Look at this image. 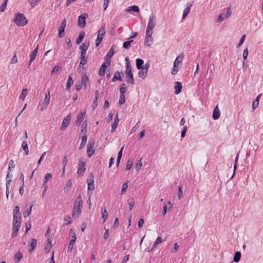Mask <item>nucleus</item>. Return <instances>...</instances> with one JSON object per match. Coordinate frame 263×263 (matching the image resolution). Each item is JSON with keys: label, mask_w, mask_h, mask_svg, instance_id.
Here are the masks:
<instances>
[{"label": "nucleus", "mask_w": 263, "mask_h": 263, "mask_svg": "<svg viewBox=\"0 0 263 263\" xmlns=\"http://www.w3.org/2000/svg\"><path fill=\"white\" fill-rule=\"evenodd\" d=\"M83 206V201L81 195H80L74 203L72 218H76L81 213L82 208Z\"/></svg>", "instance_id": "nucleus-1"}, {"label": "nucleus", "mask_w": 263, "mask_h": 263, "mask_svg": "<svg viewBox=\"0 0 263 263\" xmlns=\"http://www.w3.org/2000/svg\"><path fill=\"white\" fill-rule=\"evenodd\" d=\"M14 22L18 26H24L27 23V21L25 16L20 13L16 15Z\"/></svg>", "instance_id": "nucleus-2"}, {"label": "nucleus", "mask_w": 263, "mask_h": 263, "mask_svg": "<svg viewBox=\"0 0 263 263\" xmlns=\"http://www.w3.org/2000/svg\"><path fill=\"white\" fill-rule=\"evenodd\" d=\"M126 69L125 73L126 74V77L127 78L126 81L127 83H130V84L133 85L134 83V80L133 78V74L132 72V67L130 64L126 63Z\"/></svg>", "instance_id": "nucleus-3"}, {"label": "nucleus", "mask_w": 263, "mask_h": 263, "mask_svg": "<svg viewBox=\"0 0 263 263\" xmlns=\"http://www.w3.org/2000/svg\"><path fill=\"white\" fill-rule=\"evenodd\" d=\"M95 141L94 140L89 141L87 145V154L89 158L91 157L94 154L95 150L94 146Z\"/></svg>", "instance_id": "nucleus-4"}, {"label": "nucleus", "mask_w": 263, "mask_h": 263, "mask_svg": "<svg viewBox=\"0 0 263 263\" xmlns=\"http://www.w3.org/2000/svg\"><path fill=\"white\" fill-rule=\"evenodd\" d=\"M88 17L87 13H83L78 17V25L81 28H83L86 25V19Z\"/></svg>", "instance_id": "nucleus-5"}, {"label": "nucleus", "mask_w": 263, "mask_h": 263, "mask_svg": "<svg viewBox=\"0 0 263 263\" xmlns=\"http://www.w3.org/2000/svg\"><path fill=\"white\" fill-rule=\"evenodd\" d=\"M67 25V22L65 19H64L61 23L58 29V37H63L65 35V28Z\"/></svg>", "instance_id": "nucleus-6"}, {"label": "nucleus", "mask_w": 263, "mask_h": 263, "mask_svg": "<svg viewBox=\"0 0 263 263\" xmlns=\"http://www.w3.org/2000/svg\"><path fill=\"white\" fill-rule=\"evenodd\" d=\"M21 227V216H13V230H19Z\"/></svg>", "instance_id": "nucleus-7"}, {"label": "nucleus", "mask_w": 263, "mask_h": 263, "mask_svg": "<svg viewBox=\"0 0 263 263\" xmlns=\"http://www.w3.org/2000/svg\"><path fill=\"white\" fill-rule=\"evenodd\" d=\"M85 171V161L83 158L79 159V168L78 170L77 173L80 175H83V173Z\"/></svg>", "instance_id": "nucleus-8"}, {"label": "nucleus", "mask_w": 263, "mask_h": 263, "mask_svg": "<svg viewBox=\"0 0 263 263\" xmlns=\"http://www.w3.org/2000/svg\"><path fill=\"white\" fill-rule=\"evenodd\" d=\"M149 67V64L146 63L144 65V66L140 69L141 70L139 72V76L140 78L144 79L146 77Z\"/></svg>", "instance_id": "nucleus-9"}, {"label": "nucleus", "mask_w": 263, "mask_h": 263, "mask_svg": "<svg viewBox=\"0 0 263 263\" xmlns=\"http://www.w3.org/2000/svg\"><path fill=\"white\" fill-rule=\"evenodd\" d=\"M156 20V16L153 14H152L149 17L147 28L153 30L155 27Z\"/></svg>", "instance_id": "nucleus-10"}, {"label": "nucleus", "mask_w": 263, "mask_h": 263, "mask_svg": "<svg viewBox=\"0 0 263 263\" xmlns=\"http://www.w3.org/2000/svg\"><path fill=\"white\" fill-rule=\"evenodd\" d=\"M50 91H48L47 93H46V96L43 100L42 106L41 108V110L42 111L45 108H46L49 103L50 99Z\"/></svg>", "instance_id": "nucleus-11"}, {"label": "nucleus", "mask_w": 263, "mask_h": 263, "mask_svg": "<svg viewBox=\"0 0 263 263\" xmlns=\"http://www.w3.org/2000/svg\"><path fill=\"white\" fill-rule=\"evenodd\" d=\"M70 235L71 237V240L70 241L68 247V252H71L73 249V245L75 243L77 237L76 235L74 232H71L70 233Z\"/></svg>", "instance_id": "nucleus-12"}, {"label": "nucleus", "mask_w": 263, "mask_h": 263, "mask_svg": "<svg viewBox=\"0 0 263 263\" xmlns=\"http://www.w3.org/2000/svg\"><path fill=\"white\" fill-rule=\"evenodd\" d=\"M71 120V115H67L63 120L61 125V129L64 130L69 125Z\"/></svg>", "instance_id": "nucleus-13"}, {"label": "nucleus", "mask_w": 263, "mask_h": 263, "mask_svg": "<svg viewBox=\"0 0 263 263\" xmlns=\"http://www.w3.org/2000/svg\"><path fill=\"white\" fill-rule=\"evenodd\" d=\"M184 55L182 53L180 54L175 59L174 62V68H178L179 67L180 64L182 62L183 59Z\"/></svg>", "instance_id": "nucleus-14"}, {"label": "nucleus", "mask_w": 263, "mask_h": 263, "mask_svg": "<svg viewBox=\"0 0 263 263\" xmlns=\"http://www.w3.org/2000/svg\"><path fill=\"white\" fill-rule=\"evenodd\" d=\"M93 175L92 174H91V178L88 179L87 180V184H88V190H90L91 191L94 190L95 189V184H94V180H93Z\"/></svg>", "instance_id": "nucleus-15"}, {"label": "nucleus", "mask_w": 263, "mask_h": 263, "mask_svg": "<svg viewBox=\"0 0 263 263\" xmlns=\"http://www.w3.org/2000/svg\"><path fill=\"white\" fill-rule=\"evenodd\" d=\"M85 112L81 111L77 116V119L76 122L77 125L81 124L85 118Z\"/></svg>", "instance_id": "nucleus-16"}, {"label": "nucleus", "mask_w": 263, "mask_h": 263, "mask_svg": "<svg viewBox=\"0 0 263 263\" xmlns=\"http://www.w3.org/2000/svg\"><path fill=\"white\" fill-rule=\"evenodd\" d=\"M192 4L188 3L187 4V7L184 10L182 18L184 19L186 16L189 14L190 12Z\"/></svg>", "instance_id": "nucleus-17"}, {"label": "nucleus", "mask_w": 263, "mask_h": 263, "mask_svg": "<svg viewBox=\"0 0 263 263\" xmlns=\"http://www.w3.org/2000/svg\"><path fill=\"white\" fill-rule=\"evenodd\" d=\"M182 85L181 82H176L175 83V87L174 88L175 89V93L176 95L179 94L182 89Z\"/></svg>", "instance_id": "nucleus-18"}, {"label": "nucleus", "mask_w": 263, "mask_h": 263, "mask_svg": "<svg viewBox=\"0 0 263 263\" xmlns=\"http://www.w3.org/2000/svg\"><path fill=\"white\" fill-rule=\"evenodd\" d=\"M220 116V112L219 110L218 105H217L213 111V118L215 120L218 119Z\"/></svg>", "instance_id": "nucleus-19"}, {"label": "nucleus", "mask_w": 263, "mask_h": 263, "mask_svg": "<svg viewBox=\"0 0 263 263\" xmlns=\"http://www.w3.org/2000/svg\"><path fill=\"white\" fill-rule=\"evenodd\" d=\"M39 49V46H37V47L35 48V49L32 51L31 54L30 55V60L29 62L28 65H30L32 62H33L34 60L35 57H36L37 51Z\"/></svg>", "instance_id": "nucleus-20"}, {"label": "nucleus", "mask_w": 263, "mask_h": 263, "mask_svg": "<svg viewBox=\"0 0 263 263\" xmlns=\"http://www.w3.org/2000/svg\"><path fill=\"white\" fill-rule=\"evenodd\" d=\"M89 79L88 78V77L86 74H84L82 77L81 79V84L83 86L86 88L87 84L89 83Z\"/></svg>", "instance_id": "nucleus-21"}, {"label": "nucleus", "mask_w": 263, "mask_h": 263, "mask_svg": "<svg viewBox=\"0 0 263 263\" xmlns=\"http://www.w3.org/2000/svg\"><path fill=\"white\" fill-rule=\"evenodd\" d=\"M166 239V237H164V238H162L161 237H157V238L156 239L155 243H154L153 246V248H152V249L157 247V246L160 244L161 243H162L163 241H165Z\"/></svg>", "instance_id": "nucleus-22"}, {"label": "nucleus", "mask_w": 263, "mask_h": 263, "mask_svg": "<svg viewBox=\"0 0 263 263\" xmlns=\"http://www.w3.org/2000/svg\"><path fill=\"white\" fill-rule=\"evenodd\" d=\"M107 66V65H106L105 63H104L101 66V67H100V69H99V75L100 76H104Z\"/></svg>", "instance_id": "nucleus-23"}, {"label": "nucleus", "mask_w": 263, "mask_h": 263, "mask_svg": "<svg viewBox=\"0 0 263 263\" xmlns=\"http://www.w3.org/2000/svg\"><path fill=\"white\" fill-rule=\"evenodd\" d=\"M71 186H72L71 180H68L67 182L66 183L64 188V192L65 193L68 192L69 191V190L71 189Z\"/></svg>", "instance_id": "nucleus-24"}, {"label": "nucleus", "mask_w": 263, "mask_h": 263, "mask_svg": "<svg viewBox=\"0 0 263 263\" xmlns=\"http://www.w3.org/2000/svg\"><path fill=\"white\" fill-rule=\"evenodd\" d=\"M119 121V119L118 118V117L117 115L115 119L114 122L111 125V132H112V133L114 132L115 131V130L117 128Z\"/></svg>", "instance_id": "nucleus-25"}, {"label": "nucleus", "mask_w": 263, "mask_h": 263, "mask_svg": "<svg viewBox=\"0 0 263 263\" xmlns=\"http://www.w3.org/2000/svg\"><path fill=\"white\" fill-rule=\"evenodd\" d=\"M87 137L86 135H84L82 136V141H81V144H80V145L79 147L80 149H82V148H83L85 144H86V143L87 142Z\"/></svg>", "instance_id": "nucleus-26"}, {"label": "nucleus", "mask_w": 263, "mask_h": 263, "mask_svg": "<svg viewBox=\"0 0 263 263\" xmlns=\"http://www.w3.org/2000/svg\"><path fill=\"white\" fill-rule=\"evenodd\" d=\"M85 36V33L83 31H81L78 38L77 39L76 44L79 45L82 41Z\"/></svg>", "instance_id": "nucleus-27"}, {"label": "nucleus", "mask_w": 263, "mask_h": 263, "mask_svg": "<svg viewBox=\"0 0 263 263\" xmlns=\"http://www.w3.org/2000/svg\"><path fill=\"white\" fill-rule=\"evenodd\" d=\"M117 80H119L120 81L122 80V78L121 77V73L119 71L116 72V73H115V75L112 78V81L115 82V81H117Z\"/></svg>", "instance_id": "nucleus-28"}, {"label": "nucleus", "mask_w": 263, "mask_h": 263, "mask_svg": "<svg viewBox=\"0 0 263 263\" xmlns=\"http://www.w3.org/2000/svg\"><path fill=\"white\" fill-rule=\"evenodd\" d=\"M41 0H27L32 8L37 6Z\"/></svg>", "instance_id": "nucleus-29"}, {"label": "nucleus", "mask_w": 263, "mask_h": 263, "mask_svg": "<svg viewBox=\"0 0 263 263\" xmlns=\"http://www.w3.org/2000/svg\"><path fill=\"white\" fill-rule=\"evenodd\" d=\"M22 147L23 149L25 151V154L28 155L29 154V149L28 147V144L26 142L24 141L22 144Z\"/></svg>", "instance_id": "nucleus-30"}, {"label": "nucleus", "mask_w": 263, "mask_h": 263, "mask_svg": "<svg viewBox=\"0 0 263 263\" xmlns=\"http://www.w3.org/2000/svg\"><path fill=\"white\" fill-rule=\"evenodd\" d=\"M123 149H124V146L121 147V148L120 149V151L119 152L117 160V166H118L119 165L120 160L122 156V152H123Z\"/></svg>", "instance_id": "nucleus-31"}, {"label": "nucleus", "mask_w": 263, "mask_h": 263, "mask_svg": "<svg viewBox=\"0 0 263 263\" xmlns=\"http://www.w3.org/2000/svg\"><path fill=\"white\" fill-rule=\"evenodd\" d=\"M36 245V239H33V238L31 239V240L30 242V249H29V251L30 252H31L32 251H33L34 249V248H35Z\"/></svg>", "instance_id": "nucleus-32"}, {"label": "nucleus", "mask_w": 263, "mask_h": 263, "mask_svg": "<svg viewBox=\"0 0 263 263\" xmlns=\"http://www.w3.org/2000/svg\"><path fill=\"white\" fill-rule=\"evenodd\" d=\"M126 11H134V12H139V7L137 6H130L127 8V9L126 10Z\"/></svg>", "instance_id": "nucleus-33"}, {"label": "nucleus", "mask_w": 263, "mask_h": 263, "mask_svg": "<svg viewBox=\"0 0 263 263\" xmlns=\"http://www.w3.org/2000/svg\"><path fill=\"white\" fill-rule=\"evenodd\" d=\"M143 63H144V62H143V61L142 59H137L136 60V66H137V68L138 69H140L141 68H142V66L143 65Z\"/></svg>", "instance_id": "nucleus-34"}, {"label": "nucleus", "mask_w": 263, "mask_h": 263, "mask_svg": "<svg viewBox=\"0 0 263 263\" xmlns=\"http://www.w3.org/2000/svg\"><path fill=\"white\" fill-rule=\"evenodd\" d=\"M23 255L20 252H18L14 257V260L15 262H18L22 258Z\"/></svg>", "instance_id": "nucleus-35"}, {"label": "nucleus", "mask_w": 263, "mask_h": 263, "mask_svg": "<svg viewBox=\"0 0 263 263\" xmlns=\"http://www.w3.org/2000/svg\"><path fill=\"white\" fill-rule=\"evenodd\" d=\"M73 81L71 76H69L66 84V89H69L71 85H72Z\"/></svg>", "instance_id": "nucleus-36"}, {"label": "nucleus", "mask_w": 263, "mask_h": 263, "mask_svg": "<svg viewBox=\"0 0 263 263\" xmlns=\"http://www.w3.org/2000/svg\"><path fill=\"white\" fill-rule=\"evenodd\" d=\"M105 29V26H102L100 29L98 31V34L100 35V36H102L104 37L106 32Z\"/></svg>", "instance_id": "nucleus-37"}, {"label": "nucleus", "mask_w": 263, "mask_h": 263, "mask_svg": "<svg viewBox=\"0 0 263 263\" xmlns=\"http://www.w3.org/2000/svg\"><path fill=\"white\" fill-rule=\"evenodd\" d=\"M62 163L63 164V172H62V174L63 175H64L65 174V167H66V165L68 163V159L67 158L66 156H65L64 158H63V161H62Z\"/></svg>", "instance_id": "nucleus-38"}, {"label": "nucleus", "mask_w": 263, "mask_h": 263, "mask_svg": "<svg viewBox=\"0 0 263 263\" xmlns=\"http://www.w3.org/2000/svg\"><path fill=\"white\" fill-rule=\"evenodd\" d=\"M128 203L129 206V210L132 211L135 205V200L133 198H129L128 200Z\"/></svg>", "instance_id": "nucleus-39"}, {"label": "nucleus", "mask_w": 263, "mask_h": 263, "mask_svg": "<svg viewBox=\"0 0 263 263\" xmlns=\"http://www.w3.org/2000/svg\"><path fill=\"white\" fill-rule=\"evenodd\" d=\"M240 257H241V253L239 252H237L235 253V254L234 255V256L233 258V260L235 262H237L239 261V260L240 259Z\"/></svg>", "instance_id": "nucleus-40"}, {"label": "nucleus", "mask_w": 263, "mask_h": 263, "mask_svg": "<svg viewBox=\"0 0 263 263\" xmlns=\"http://www.w3.org/2000/svg\"><path fill=\"white\" fill-rule=\"evenodd\" d=\"M153 42V39L152 37L151 38H146L145 37V40L144 42V44L147 46H151L152 43Z\"/></svg>", "instance_id": "nucleus-41"}, {"label": "nucleus", "mask_w": 263, "mask_h": 263, "mask_svg": "<svg viewBox=\"0 0 263 263\" xmlns=\"http://www.w3.org/2000/svg\"><path fill=\"white\" fill-rule=\"evenodd\" d=\"M27 93V89H23L22 91L20 96V99L24 100L26 97Z\"/></svg>", "instance_id": "nucleus-42"}, {"label": "nucleus", "mask_w": 263, "mask_h": 263, "mask_svg": "<svg viewBox=\"0 0 263 263\" xmlns=\"http://www.w3.org/2000/svg\"><path fill=\"white\" fill-rule=\"evenodd\" d=\"M103 39V36H100V35L98 34L97 38L96 40V47H98L100 45Z\"/></svg>", "instance_id": "nucleus-43"}, {"label": "nucleus", "mask_w": 263, "mask_h": 263, "mask_svg": "<svg viewBox=\"0 0 263 263\" xmlns=\"http://www.w3.org/2000/svg\"><path fill=\"white\" fill-rule=\"evenodd\" d=\"M133 160L129 159L127 162L126 166V170L127 171L129 170L133 166Z\"/></svg>", "instance_id": "nucleus-44"}, {"label": "nucleus", "mask_w": 263, "mask_h": 263, "mask_svg": "<svg viewBox=\"0 0 263 263\" xmlns=\"http://www.w3.org/2000/svg\"><path fill=\"white\" fill-rule=\"evenodd\" d=\"M248 55V48H246L243 50V65H244L245 64V61L247 60Z\"/></svg>", "instance_id": "nucleus-45"}, {"label": "nucleus", "mask_w": 263, "mask_h": 263, "mask_svg": "<svg viewBox=\"0 0 263 263\" xmlns=\"http://www.w3.org/2000/svg\"><path fill=\"white\" fill-rule=\"evenodd\" d=\"M153 33V31L152 29H148V28H146V38L152 37Z\"/></svg>", "instance_id": "nucleus-46"}, {"label": "nucleus", "mask_w": 263, "mask_h": 263, "mask_svg": "<svg viewBox=\"0 0 263 263\" xmlns=\"http://www.w3.org/2000/svg\"><path fill=\"white\" fill-rule=\"evenodd\" d=\"M89 46V43L85 44L83 43L80 47V49L81 51H82L83 50H84L85 51H87V50L88 49Z\"/></svg>", "instance_id": "nucleus-47"}, {"label": "nucleus", "mask_w": 263, "mask_h": 263, "mask_svg": "<svg viewBox=\"0 0 263 263\" xmlns=\"http://www.w3.org/2000/svg\"><path fill=\"white\" fill-rule=\"evenodd\" d=\"M182 185L178 186V197L179 199H181L182 198L183 192L182 191Z\"/></svg>", "instance_id": "nucleus-48"}, {"label": "nucleus", "mask_w": 263, "mask_h": 263, "mask_svg": "<svg viewBox=\"0 0 263 263\" xmlns=\"http://www.w3.org/2000/svg\"><path fill=\"white\" fill-rule=\"evenodd\" d=\"M133 40L125 41L123 43V47L125 49H127L130 46L131 43H133Z\"/></svg>", "instance_id": "nucleus-49"}, {"label": "nucleus", "mask_w": 263, "mask_h": 263, "mask_svg": "<svg viewBox=\"0 0 263 263\" xmlns=\"http://www.w3.org/2000/svg\"><path fill=\"white\" fill-rule=\"evenodd\" d=\"M125 97L124 94H123V93L121 94L120 100L119 101V104L120 105H122V104H124L125 103Z\"/></svg>", "instance_id": "nucleus-50"}, {"label": "nucleus", "mask_w": 263, "mask_h": 263, "mask_svg": "<svg viewBox=\"0 0 263 263\" xmlns=\"http://www.w3.org/2000/svg\"><path fill=\"white\" fill-rule=\"evenodd\" d=\"M127 187H128L127 182L124 183L122 185L121 194H123V193H124L126 191Z\"/></svg>", "instance_id": "nucleus-51"}, {"label": "nucleus", "mask_w": 263, "mask_h": 263, "mask_svg": "<svg viewBox=\"0 0 263 263\" xmlns=\"http://www.w3.org/2000/svg\"><path fill=\"white\" fill-rule=\"evenodd\" d=\"M87 126V122H86V121H85V122H83V123L82 125L81 133H84L85 134L86 133Z\"/></svg>", "instance_id": "nucleus-52"}, {"label": "nucleus", "mask_w": 263, "mask_h": 263, "mask_svg": "<svg viewBox=\"0 0 263 263\" xmlns=\"http://www.w3.org/2000/svg\"><path fill=\"white\" fill-rule=\"evenodd\" d=\"M8 0H5L0 7V11L4 12L6 8Z\"/></svg>", "instance_id": "nucleus-53"}, {"label": "nucleus", "mask_w": 263, "mask_h": 263, "mask_svg": "<svg viewBox=\"0 0 263 263\" xmlns=\"http://www.w3.org/2000/svg\"><path fill=\"white\" fill-rule=\"evenodd\" d=\"M141 160H142V158H141L138 161V162L137 163L136 166H135V168H136V171H139V170L141 168L142 165V162H141Z\"/></svg>", "instance_id": "nucleus-54"}, {"label": "nucleus", "mask_w": 263, "mask_h": 263, "mask_svg": "<svg viewBox=\"0 0 263 263\" xmlns=\"http://www.w3.org/2000/svg\"><path fill=\"white\" fill-rule=\"evenodd\" d=\"M115 51L114 48L112 47L110 48L109 51L108 52L106 57H107L108 58H111L114 54Z\"/></svg>", "instance_id": "nucleus-55"}, {"label": "nucleus", "mask_w": 263, "mask_h": 263, "mask_svg": "<svg viewBox=\"0 0 263 263\" xmlns=\"http://www.w3.org/2000/svg\"><path fill=\"white\" fill-rule=\"evenodd\" d=\"M126 87L125 86V84H123L121 85V87L120 88V92L121 93V94H124L125 92H126Z\"/></svg>", "instance_id": "nucleus-56"}, {"label": "nucleus", "mask_w": 263, "mask_h": 263, "mask_svg": "<svg viewBox=\"0 0 263 263\" xmlns=\"http://www.w3.org/2000/svg\"><path fill=\"white\" fill-rule=\"evenodd\" d=\"M139 126H140V121H138L136 123V124L132 129V130L130 131V133L133 134V133H135L136 131V130L139 128Z\"/></svg>", "instance_id": "nucleus-57"}, {"label": "nucleus", "mask_w": 263, "mask_h": 263, "mask_svg": "<svg viewBox=\"0 0 263 263\" xmlns=\"http://www.w3.org/2000/svg\"><path fill=\"white\" fill-rule=\"evenodd\" d=\"M18 215L20 216V209H19V207L18 206H16L15 207L14 210V215H13V216H18Z\"/></svg>", "instance_id": "nucleus-58"}, {"label": "nucleus", "mask_w": 263, "mask_h": 263, "mask_svg": "<svg viewBox=\"0 0 263 263\" xmlns=\"http://www.w3.org/2000/svg\"><path fill=\"white\" fill-rule=\"evenodd\" d=\"M81 62L79 64V66L80 67L81 65L83 66V65H85L87 62V58H82L80 59Z\"/></svg>", "instance_id": "nucleus-59"}, {"label": "nucleus", "mask_w": 263, "mask_h": 263, "mask_svg": "<svg viewBox=\"0 0 263 263\" xmlns=\"http://www.w3.org/2000/svg\"><path fill=\"white\" fill-rule=\"evenodd\" d=\"M102 218L104 220V221H105V220L107 218V213L105 209H104V211H102Z\"/></svg>", "instance_id": "nucleus-60"}, {"label": "nucleus", "mask_w": 263, "mask_h": 263, "mask_svg": "<svg viewBox=\"0 0 263 263\" xmlns=\"http://www.w3.org/2000/svg\"><path fill=\"white\" fill-rule=\"evenodd\" d=\"M245 37H246V35H243L241 36L239 42V43L238 44V47H239L245 41Z\"/></svg>", "instance_id": "nucleus-61"}, {"label": "nucleus", "mask_w": 263, "mask_h": 263, "mask_svg": "<svg viewBox=\"0 0 263 263\" xmlns=\"http://www.w3.org/2000/svg\"><path fill=\"white\" fill-rule=\"evenodd\" d=\"M179 245L177 244V243H175L174 245V248L171 250V252L172 253H175L177 251V250L179 249Z\"/></svg>", "instance_id": "nucleus-62"}, {"label": "nucleus", "mask_w": 263, "mask_h": 263, "mask_svg": "<svg viewBox=\"0 0 263 263\" xmlns=\"http://www.w3.org/2000/svg\"><path fill=\"white\" fill-rule=\"evenodd\" d=\"M82 84L81 83H77L76 84H75V88L77 90L79 91L81 89H82Z\"/></svg>", "instance_id": "nucleus-63"}, {"label": "nucleus", "mask_w": 263, "mask_h": 263, "mask_svg": "<svg viewBox=\"0 0 263 263\" xmlns=\"http://www.w3.org/2000/svg\"><path fill=\"white\" fill-rule=\"evenodd\" d=\"M52 175L51 174L47 173L45 175L44 181H46L47 182L49 179H50L52 178Z\"/></svg>", "instance_id": "nucleus-64"}]
</instances>
